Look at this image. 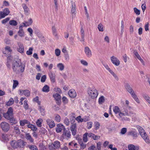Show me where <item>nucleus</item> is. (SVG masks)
<instances>
[{
    "mask_svg": "<svg viewBox=\"0 0 150 150\" xmlns=\"http://www.w3.org/2000/svg\"><path fill=\"white\" fill-rule=\"evenodd\" d=\"M46 122L50 128H52L55 126V124L54 122L51 119H48L47 120Z\"/></svg>",
    "mask_w": 150,
    "mask_h": 150,
    "instance_id": "15",
    "label": "nucleus"
},
{
    "mask_svg": "<svg viewBox=\"0 0 150 150\" xmlns=\"http://www.w3.org/2000/svg\"><path fill=\"white\" fill-rule=\"evenodd\" d=\"M33 20L32 19L30 18L28 21H25L24 22V23L26 25V27L29 26L31 25L33 23Z\"/></svg>",
    "mask_w": 150,
    "mask_h": 150,
    "instance_id": "31",
    "label": "nucleus"
},
{
    "mask_svg": "<svg viewBox=\"0 0 150 150\" xmlns=\"http://www.w3.org/2000/svg\"><path fill=\"white\" fill-rule=\"evenodd\" d=\"M144 98L146 101L150 104V98L148 96H144Z\"/></svg>",
    "mask_w": 150,
    "mask_h": 150,
    "instance_id": "59",
    "label": "nucleus"
},
{
    "mask_svg": "<svg viewBox=\"0 0 150 150\" xmlns=\"http://www.w3.org/2000/svg\"><path fill=\"white\" fill-rule=\"evenodd\" d=\"M132 97L137 103H139V100L136 94H134V96H133Z\"/></svg>",
    "mask_w": 150,
    "mask_h": 150,
    "instance_id": "58",
    "label": "nucleus"
},
{
    "mask_svg": "<svg viewBox=\"0 0 150 150\" xmlns=\"http://www.w3.org/2000/svg\"><path fill=\"white\" fill-rule=\"evenodd\" d=\"M68 95L70 97L74 98L76 97V93L74 89H71L69 91Z\"/></svg>",
    "mask_w": 150,
    "mask_h": 150,
    "instance_id": "12",
    "label": "nucleus"
},
{
    "mask_svg": "<svg viewBox=\"0 0 150 150\" xmlns=\"http://www.w3.org/2000/svg\"><path fill=\"white\" fill-rule=\"evenodd\" d=\"M105 101V99L104 97L103 96H101L100 97L98 100V102L100 104H102Z\"/></svg>",
    "mask_w": 150,
    "mask_h": 150,
    "instance_id": "44",
    "label": "nucleus"
},
{
    "mask_svg": "<svg viewBox=\"0 0 150 150\" xmlns=\"http://www.w3.org/2000/svg\"><path fill=\"white\" fill-rule=\"evenodd\" d=\"M19 122L21 126H23L25 124H28V125L30 122L27 120L24 119L20 120Z\"/></svg>",
    "mask_w": 150,
    "mask_h": 150,
    "instance_id": "21",
    "label": "nucleus"
},
{
    "mask_svg": "<svg viewBox=\"0 0 150 150\" xmlns=\"http://www.w3.org/2000/svg\"><path fill=\"white\" fill-rule=\"evenodd\" d=\"M141 135L144 140L146 138H148V137L146 132L143 134H142Z\"/></svg>",
    "mask_w": 150,
    "mask_h": 150,
    "instance_id": "53",
    "label": "nucleus"
},
{
    "mask_svg": "<svg viewBox=\"0 0 150 150\" xmlns=\"http://www.w3.org/2000/svg\"><path fill=\"white\" fill-rule=\"evenodd\" d=\"M12 51L11 47L8 46H6L2 50L3 53L5 56L7 57L8 59H10Z\"/></svg>",
    "mask_w": 150,
    "mask_h": 150,
    "instance_id": "2",
    "label": "nucleus"
},
{
    "mask_svg": "<svg viewBox=\"0 0 150 150\" xmlns=\"http://www.w3.org/2000/svg\"><path fill=\"white\" fill-rule=\"evenodd\" d=\"M75 119L78 122H82L84 121L83 119L81 118V116L79 115L75 118Z\"/></svg>",
    "mask_w": 150,
    "mask_h": 150,
    "instance_id": "41",
    "label": "nucleus"
},
{
    "mask_svg": "<svg viewBox=\"0 0 150 150\" xmlns=\"http://www.w3.org/2000/svg\"><path fill=\"white\" fill-rule=\"evenodd\" d=\"M46 79V75H44L41 77V81L42 83L44 82L45 81Z\"/></svg>",
    "mask_w": 150,
    "mask_h": 150,
    "instance_id": "55",
    "label": "nucleus"
},
{
    "mask_svg": "<svg viewBox=\"0 0 150 150\" xmlns=\"http://www.w3.org/2000/svg\"><path fill=\"white\" fill-rule=\"evenodd\" d=\"M9 24L13 26H16L17 25V21L14 20H12L9 21Z\"/></svg>",
    "mask_w": 150,
    "mask_h": 150,
    "instance_id": "38",
    "label": "nucleus"
},
{
    "mask_svg": "<svg viewBox=\"0 0 150 150\" xmlns=\"http://www.w3.org/2000/svg\"><path fill=\"white\" fill-rule=\"evenodd\" d=\"M103 25L102 24L100 23L99 24L98 28L99 31L102 32L103 31Z\"/></svg>",
    "mask_w": 150,
    "mask_h": 150,
    "instance_id": "47",
    "label": "nucleus"
},
{
    "mask_svg": "<svg viewBox=\"0 0 150 150\" xmlns=\"http://www.w3.org/2000/svg\"><path fill=\"white\" fill-rule=\"evenodd\" d=\"M69 146H71L76 149L79 147V145L75 140H73L69 142L68 144Z\"/></svg>",
    "mask_w": 150,
    "mask_h": 150,
    "instance_id": "13",
    "label": "nucleus"
},
{
    "mask_svg": "<svg viewBox=\"0 0 150 150\" xmlns=\"http://www.w3.org/2000/svg\"><path fill=\"white\" fill-rule=\"evenodd\" d=\"M27 127L28 128L31 129V130L33 132H36L38 129L36 127L35 125L31 124L30 122L28 125H27Z\"/></svg>",
    "mask_w": 150,
    "mask_h": 150,
    "instance_id": "19",
    "label": "nucleus"
},
{
    "mask_svg": "<svg viewBox=\"0 0 150 150\" xmlns=\"http://www.w3.org/2000/svg\"><path fill=\"white\" fill-rule=\"evenodd\" d=\"M85 52L88 57L91 55V52L88 47H86L85 48Z\"/></svg>",
    "mask_w": 150,
    "mask_h": 150,
    "instance_id": "24",
    "label": "nucleus"
},
{
    "mask_svg": "<svg viewBox=\"0 0 150 150\" xmlns=\"http://www.w3.org/2000/svg\"><path fill=\"white\" fill-rule=\"evenodd\" d=\"M4 12L6 16L8 15L10 13V11H9L8 8H5L4 10Z\"/></svg>",
    "mask_w": 150,
    "mask_h": 150,
    "instance_id": "54",
    "label": "nucleus"
},
{
    "mask_svg": "<svg viewBox=\"0 0 150 150\" xmlns=\"http://www.w3.org/2000/svg\"><path fill=\"white\" fill-rule=\"evenodd\" d=\"M57 67L61 71H62L64 69V66L62 63L58 64L57 65Z\"/></svg>",
    "mask_w": 150,
    "mask_h": 150,
    "instance_id": "43",
    "label": "nucleus"
},
{
    "mask_svg": "<svg viewBox=\"0 0 150 150\" xmlns=\"http://www.w3.org/2000/svg\"><path fill=\"white\" fill-rule=\"evenodd\" d=\"M8 137V136L7 134H2L1 136V138L2 140L4 142L7 141L9 140Z\"/></svg>",
    "mask_w": 150,
    "mask_h": 150,
    "instance_id": "33",
    "label": "nucleus"
},
{
    "mask_svg": "<svg viewBox=\"0 0 150 150\" xmlns=\"http://www.w3.org/2000/svg\"><path fill=\"white\" fill-rule=\"evenodd\" d=\"M10 144L13 148L16 149L23 147L24 146V143L23 141L21 139L17 141L13 140L11 142Z\"/></svg>",
    "mask_w": 150,
    "mask_h": 150,
    "instance_id": "1",
    "label": "nucleus"
},
{
    "mask_svg": "<svg viewBox=\"0 0 150 150\" xmlns=\"http://www.w3.org/2000/svg\"><path fill=\"white\" fill-rule=\"evenodd\" d=\"M13 132L16 133L17 134H20L21 132L19 129V126L18 125H16L14 127Z\"/></svg>",
    "mask_w": 150,
    "mask_h": 150,
    "instance_id": "23",
    "label": "nucleus"
},
{
    "mask_svg": "<svg viewBox=\"0 0 150 150\" xmlns=\"http://www.w3.org/2000/svg\"><path fill=\"white\" fill-rule=\"evenodd\" d=\"M88 133L86 132L83 135V142H86L88 141Z\"/></svg>",
    "mask_w": 150,
    "mask_h": 150,
    "instance_id": "35",
    "label": "nucleus"
},
{
    "mask_svg": "<svg viewBox=\"0 0 150 150\" xmlns=\"http://www.w3.org/2000/svg\"><path fill=\"white\" fill-rule=\"evenodd\" d=\"M13 110L11 107H10L6 113L4 114V116L6 118H10V117L13 116Z\"/></svg>",
    "mask_w": 150,
    "mask_h": 150,
    "instance_id": "5",
    "label": "nucleus"
},
{
    "mask_svg": "<svg viewBox=\"0 0 150 150\" xmlns=\"http://www.w3.org/2000/svg\"><path fill=\"white\" fill-rule=\"evenodd\" d=\"M25 67L23 66L21 64L18 68L15 71L17 74H20L23 72L24 70Z\"/></svg>",
    "mask_w": 150,
    "mask_h": 150,
    "instance_id": "17",
    "label": "nucleus"
},
{
    "mask_svg": "<svg viewBox=\"0 0 150 150\" xmlns=\"http://www.w3.org/2000/svg\"><path fill=\"white\" fill-rule=\"evenodd\" d=\"M137 128L139 130L140 135H141L142 134H143L146 132L144 129L142 127H141L140 126H139Z\"/></svg>",
    "mask_w": 150,
    "mask_h": 150,
    "instance_id": "37",
    "label": "nucleus"
},
{
    "mask_svg": "<svg viewBox=\"0 0 150 150\" xmlns=\"http://www.w3.org/2000/svg\"><path fill=\"white\" fill-rule=\"evenodd\" d=\"M54 120L57 122H59L61 120V117L58 114H55Z\"/></svg>",
    "mask_w": 150,
    "mask_h": 150,
    "instance_id": "32",
    "label": "nucleus"
},
{
    "mask_svg": "<svg viewBox=\"0 0 150 150\" xmlns=\"http://www.w3.org/2000/svg\"><path fill=\"white\" fill-rule=\"evenodd\" d=\"M14 101L13 98H11L9 100L8 102L6 103V105L7 106H10L14 103Z\"/></svg>",
    "mask_w": 150,
    "mask_h": 150,
    "instance_id": "36",
    "label": "nucleus"
},
{
    "mask_svg": "<svg viewBox=\"0 0 150 150\" xmlns=\"http://www.w3.org/2000/svg\"><path fill=\"white\" fill-rule=\"evenodd\" d=\"M18 51L21 53H23L24 51V48L23 46L22 45H20L19 48L18 49Z\"/></svg>",
    "mask_w": 150,
    "mask_h": 150,
    "instance_id": "39",
    "label": "nucleus"
},
{
    "mask_svg": "<svg viewBox=\"0 0 150 150\" xmlns=\"http://www.w3.org/2000/svg\"><path fill=\"white\" fill-rule=\"evenodd\" d=\"M64 122L67 126H69L70 123L69 120L68 118H66L64 119Z\"/></svg>",
    "mask_w": 150,
    "mask_h": 150,
    "instance_id": "46",
    "label": "nucleus"
},
{
    "mask_svg": "<svg viewBox=\"0 0 150 150\" xmlns=\"http://www.w3.org/2000/svg\"><path fill=\"white\" fill-rule=\"evenodd\" d=\"M88 93L90 97L92 99L96 98L98 95L97 91L95 88H90L88 90Z\"/></svg>",
    "mask_w": 150,
    "mask_h": 150,
    "instance_id": "3",
    "label": "nucleus"
},
{
    "mask_svg": "<svg viewBox=\"0 0 150 150\" xmlns=\"http://www.w3.org/2000/svg\"><path fill=\"white\" fill-rule=\"evenodd\" d=\"M62 100L63 102L65 104H66L68 103V99L65 96H63L62 98Z\"/></svg>",
    "mask_w": 150,
    "mask_h": 150,
    "instance_id": "52",
    "label": "nucleus"
},
{
    "mask_svg": "<svg viewBox=\"0 0 150 150\" xmlns=\"http://www.w3.org/2000/svg\"><path fill=\"white\" fill-rule=\"evenodd\" d=\"M149 23L148 22L146 23L145 25L144 28L145 30L147 31L149 30Z\"/></svg>",
    "mask_w": 150,
    "mask_h": 150,
    "instance_id": "64",
    "label": "nucleus"
},
{
    "mask_svg": "<svg viewBox=\"0 0 150 150\" xmlns=\"http://www.w3.org/2000/svg\"><path fill=\"white\" fill-rule=\"evenodd\" d=\"M135 13L137 15H139L140 14V11L138 10L137 8H135L134 9Z\"/></svg>",
    "mask_w": 150,
    "mask_h": 150,
    "instance_id": "63",
    "label": "nucleus"
},
{
    "mask_svg": "<svg viewBox=\"0 0 150 150\" xmlns=\"http://www.w3.org/2000/svg\"><path fill=\"white\" fill-rule=\"evenodd\" d=\"M53 97L54 98L56 101V103L58 105H59L61 103V96L59 94L56 93L53 95Z\"/></svg>",
    "mask_w": 150,
    "mask_h": 150,
    "instance_id": "9",
    "label": "nucleus"
},
{
    "mask_svg": "<svg viewBox=\"0 0 150 150\" xmlns=\"http://www.w3.org/2000/svg\"><path fill=\"white\" fill-rule=\"evenodd\" d=\"M111 59L112 63L116 66H118L120 64V61L117 59L114 56L111 57Z\"/></svg>",
    "mask_w": 150,
    "mask_h": 150,
    "instance_id": "14",
    "label": "nucleus"
},
{
    "mask_svg": "<svg viewBox=\"0 0 150 150\" xmlns=\"http://www.w3.org/2000/svg\"><path fill=\"white\" fill-rule=\"evenodd\" d=\"M120 117L121 118L122 121L125 120H127V118L123 117V116L129 115L128 111L127 109L126 108H124V110L122 112H120L119 114Z\"/></svg>",
    "mask_w": 150,
    "mask_h": 150,
    "instance_id": "7",
    "label": "nucleus"
},
{
    "mask_svg": "<svg viewBox=\"0 0 150 150\" xmlns=\"http://www.w3.org/2000/svg\"><path fill=\"white\" fill-rule=\"evenodd\" d=\"M62 135L63 137L70 138L71 136V132L69 130H64V132Z\"/></svg>",
    "mask_w": 150,
    "mask_h": 150,
    "instance_id": "16",
    "label": "nucleus"
},
{
    "mask_svg": "<svg viewBox=\"0 0 150 150\" xmlns=\"http://www.w3.org/2000/svg\"><path fill=\"white\" fill-rule=\"evenodd\" d=\"M9 19L10 18L9 17L6 18L2 21V23L3 24H5L9 21Z\"/></svg>",
    "mask_w": 150,
    "mask_h": 150,
    "instance_id": "56",
    "label": "nucleus"
},
{
    "mask_svg": "<svg viewBox=\"0 0 150 150\" xmlns=\"http://www.w3.org/2000/svg\"><path fill=\"white\" fill-rule=\"evenodd\" d=\"M113 110L114 112L116 114H117L118 113H119V114L120 112H121L120 108L117 106H115L113 108Z\"/></svg>",
    "mask_w": 150,
    "mask_h": 150,
    "instance_id": "28",
    "label": "nucleus"
},
{
    "mask_svg": "<svg viewBox=\"0 0 150 150\" xmlns=\"http://www.w3.org/2000/svg\"><path fill=\"white\" fill-rule=\"evenodd\" d=\"M39 109H40V112L42 113V115H44V114H45L44 109L43 108V107L40 106H39Z\"/></svg>",
    "mask_w": 150,
    "mask_h": 150,
    "instance_id": "57",
    "label": "nucleus"
},
{
    "mask_svg": "<svg viewBox=\"0 0 150 150\" xmlns=\"http://www.w3.org/2000/svg\"><path fill=\"white\" fill-rule=\"evenodd\" d=\"M18 35L21 37H23L24 36V33L23 29H19V30L18 32Z\"/></svg>",
    "mask_w": 150,
    "mask_h": 150,
    "instance_id": "30",
    "label": "nucleus"
},
{
    "mask_svg": "<svg viewBox=\"0 0 150 150\" xmlns=\"http://www.w3.org/2000/svg\"><path fill=\"white\" fill-rule=\"evenodd\" d=\"M54 90L56 92H58L59 93H62V92L60 89L58 87H56L54 88Z\"/></svg>",
    "mask_w": 150,
    "mask_h": 150,
    "instance_id": "50",
    "label": "nucleus"
},
{
    "mask_svg": "<svg viewBox=\"0 0 150 150\" xmlns=\"http://www.w3.org/2000/svg\"><path fill=\"white\" fill-rule=\"evenodd\" d=\"M22 6L24 10L25 13H28L29 11V8L25 4H23Z\"/></svg>",
    "mask_w": 150,
    "mask_h": 150,
    "instance_id": "34",
    "label": "nucleus"
},
{
    "mask_svg": "<svg viewBox=\"0 0 150 150\" xmlns=\"http://www.w3.org/2000/svg\"><path fill=\"white\" fill-rule=\"evenodd\" d=\"M10 120L11 123H12L14 124H16L17 123V121L15 118L13 116L10 117V118H6Z\"/></svg>",
    "mask_w": 150,
    "mask_h": 150,
    "instance_id": "27",
    "label": "nucleus"
},
{
    "mask_svg": "<svg viewBox=\"0 0 150 150\" xmlns=\"http://www.w3.org/2000/svg\"><path fill=\"white\" fill-rule=\"evenodd\" d=\"M20 93L22 94L25 95L26 97H29L30 95V92L29 90H21Z\"/></svg>",
    "mask_w": 150,
    "mask_h": 150,
    "instance_id": "20",
    "label": "nucleus"
},
{
    "mask_svg": "<svg viewBox=\"0 0 150 150\" xmlns=\"http://www.w3.org/2000/svg\"><path fill=\"white\" fill-rule=\"evenodd\" d=\"M43 121V120L42 118L38 119L36 122V124L37 126L38 127H41L42 126V123Z\"/></svg>",
    "mask_w": 150,
    "mask_h": 150,
    "instance_id": "26",
    "label": "nucleus"
},
{
    "mask_svg": "<svg viewBox=\"0 0 150 150\" xmlns=\"http://www.w3.org/2000/svg\"><path fill=\"white\" fill-rule=\"evenodd\" d=\"M92 123L91 122H89L87 123V128L88 129L91 128L92 127Z\"/></svg>",
    "mask_w": 150,
    "mask_h": 150,
    "instance_id": "62",
    "label": "nucleus"
},
{
    "mask_svg": "<svg viewBox=\"0 0 150 150\" xmlns=\"http://www.w3.org/2000/svg\"><path fill=\"white\" fill-rule=\"evenodd\" d=\"M42 91L45 92H48L50 91V87L47 85H45L42 88Z\"/></svg>",
    "mask_w": 150,
    "mask_h": 150,
    "instance_id": "29",
    "label": "nucleus"
},
{
    "mask_svg": "<svg viewBox=\"0 0 150 150\" xmlns=\"http://www.w3.org/2000/svg\"><path fill=\"white\" fill-rule=\"evenodd\" d=\"M126 88L127 91L130 93L131 92V89H132V88L128 84L127 85H126Z\"/></svg>",
    "mask_w": 150,
    "mask_h": 150,
    "instance_id": "60",
    "label": "nucleus"
},
{
    "mask_svg": "<svg viewBox=\"0 0 150 150\" xmlns=\"http://www.w3.org/2000/svg\"><path fill=\"white\" fill-rule=\"evenodd\" d=\"M18 82L17 80H13V89H15L16 88L17 86L18 85Z\"/></svg>",
    "mask_w": 150,
    "mask_h": 150,
    "instance_id": "40",
    "label": "nucleus"
},
{
    "mask_svg": "<svg viewBox=\"0 0 150 150\" xmlns=\"http://www.w3.org/2000/svg\"><path fill=\"white\" fill-rule=\"evenodd\" d=\"M33 50V48L32 47H30L29 50L27 51L26 52V54L28 55H30L32 54V51Z\"/></svg>",
    "mask_w": 150,
    "mask_h": 150,
    "instance_id": "48",
    "label": "nucleus"
},
{
    "mask_svg": "<svg viewBox=\"0 0 150 150\" xmlns=\"http://www.w3.org/2000/svg\"><path fill=\"white\" fill-rule=\"evenodd\" d=\"M25 138L27 140H28L31 143L33 142L34 139L29 133H28L25 134Z\"/></svg>",
    "mask_w": 150,
    "mask_h": 150,
    "instance_id": "18",
    "label": "nucleus"
},
{
    "mask_svg": "<svg viewBox=\"0 0 150 150\" xmlns=\"http://www.w3.org/2000/svg\"><path fill=\"white\" fill-rule=\"evenodd\" d=\"M1 126L3 130L5 132L8 131L10 129L9 124L6 122H1Z\"/></svg>",
    "mask_w": 150,
    "mask_h": 150,
    "instance_id": "6",
    "label": "nucleus"
},
{
    "mask_svg": "<svg viewBox=\"0 0 150 150\" xmlns=\"http://www.w3.org/2000/svg\"><path fill=\"white\" fill-rule=\"evenodd\" d=\"M28 147L30 150H38L37 147L34 145H29L28 146Z\"/></svg>",
    "mask_w": 150,
    "mask_h": 150,
    "instance_id": "42",
    "label": "nucleus"
},
{
    "mask_svg": "<svg viewBox=\"0 0 150 150\" xmlns=\"http://www.w3.org/2000/svg\"><path fill=\"white\" fill-rule=\"evenodd\" d=\"M60 146V142L57 141L54 142L51 145H49V148L50 150H55L59 149Z\"/></svg>",
    "mask_w": 150,
    "mask_h": 150,
    "instance_id": "4",
    "label": "nucleus"
},
{
    "mask_svg": "<svg viewBox=\"0 0 150 150\" xmlns=\"http://www.w3.org/2000/svg\"><path fill=\"white\" fill-rule=\"evenodd\" d=\"M79 143L80 145L81 149H83L86 147V144L84 143L81 140L80 141H79Z\"/></svg>",
    "mask_w": 150,
    "mask_h": 150,
    "instance_id": "25",
    "label": "nucleus"
},
{
    "mask_svg": "<svg viewBox=\"0 0 150 150\" xmlns=\"http://www.w3.org/2000/svg\"><path fill=\"white\" fill-rule=\"evenodd\" d=\"M61 52L60 50L58 49H56L55 50V53L57 56H59Z\"/></svg>",
    "mask_w": 150,
    "mask_h": 150,
    "instance_id": "51",
    "label": "nucleus"
},
{
    "mask_svg": "<svg viewBox=\"0 0 150 150\" xmlns=\"http://www.w3.org/2000/svg\"><path fill=\"white\" fill-rule=\"evenodd\" d=\"M57 127L56 128V131L57 133L61 132L62 130H65L66 128L63 125L61 124H59L57 125Z\"/></svg>",
    "mask_w": 150,
    "mask_h": 150,
    "instance_id": "10",
    "label": "nucleus"
},
{
    "mask_svg": "<svg viewBox=\"0 0 150 150\" xmlns=\"http://www.w3.org/2000/svg\"><path fill=\"white\" fill-rule=\"evenodd\" d=\"M74 122L75 120H74ZM70 129L72 135L73 136H75L77 132L76 124L75 123H71Z\"/></svg>",
    "mask_w": 150,
    "mask_h": 150,
    "instance_id": "8",
    "label": "nucleus"
},
{
    "mask_svg": "<svg viewBox=\"0 0 150 150\" xmlns=\"http://www.w3.org/2000/svg\"><path fill=\"white\" fill-rule=\"evenodd\" d=\"M6 16L4 12V11H0V18H4L5 16Z\"/></svg>",
    "mask_w": 150,
    "mask_h": 150,
    "instance_id": "49",
    "label": "nucleus"
},
{
    "mask_svg": "<svg viewBox=\"0 0 150 150\" xmlns=\"http://www.w3.org/2000/svg\"><path fill=\"white\" fill-rule=\"evenodd\" d=\"M129 150H138L139 147L137 146H135L133 144H129L128 146Z\"/></svg>",
    "mask_w": 150,
    "mask_h": 150,
    "instance_id": "22",
    "label": "nucleus"
},
{
    "mask_svg": "<svg viewBox=\"0 0 150 150\" xmlns=\"http://www.w3.org/2000/svg\"><path fill=\"white\" fill-rule=\"evenodd\" d=\"M28 101L25 100L24 101V108L27 110L29 106L28 104L27 103Z\"/></svg>",
    "mask_w": 150,
    "mask_h": 150,
    "instance_id": "45",
    "label": "nucleus"
},
{
    "mask_svg": "<svg viewBox=\"0 0 150 150\" xmlns=\"http://www.w3.org/2000/svg\"><path fill=\"white\" fill-rule=\"evenodd\" d=\"M127 132V129L126 128H122L121 130V133L122 134H125Z\"/></svg>",
    "mask_w": 150,
    "mask_h": 150,
    "instance_id": "61",
    "label": "nucleus"
},
{
    "mask_svg": "<svg viewBox=\"0 0 150 150\" xmlns=\"http://www.w3.org/2000/svg\"><path fill=\"white\" fill-rule=\"evenodd\" d=\"M21 63L20 62H18L16 61H13V64L12 68L14 71H15L19 67Z\"/></svg>",
    "mask_w": 150,
    "mask_h": 150,
    "instance_id": "11",
    "label": "nucleus"
}]
</instances>
